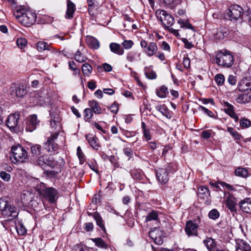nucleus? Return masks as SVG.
<instances>
[{"label": "nucleus", "instance_id": "obj_1", "mask_svg": "<svg viewBox=\"0 0 251 251\" xmlns=\"http://www.w3.org/2000/svg\"><path fill=\"white\" fill-rule=\"evenodd\" d=\"M39 195L50 203H54L59 197L58 190L51 187H48L43 182H40L35 187Z\"/></svg>", "mask_w": 251, "mask_h": 251}, {"label": "nucleus", "instance_id": "obj_2", "mask_svg": "<svg viewBox=\"0 0 251 251\" xmlns=\"http://www.w3.org/2000/svg\"><path fill=\"white\" fill-rule=\"evenodd\" d=\"M17 20L25 26H30L36 22L37 16L34 12L25 9L23 6L17 8L14 12Z\"/></svg>", "mask_w": 251, "mask_h": 251}, {"label": "nucleus", "instance_id": "obj_3", "mask_svg": "<svg viewBox=\"0 0 251 251\" xmlns=\"http://www.w3.org/2000/svg\"><path fill=\"white\" fill-rule=\"evenodd\" d=\"M214 60L220 67L230 68L233 65L234 57L230 51L226 50H221L215 54Z\"/></svg>", "mask_w": 251, "mask_h": 251}, {"label": "nucleus", "instance_id": "obj_4", "mask_svg": "<svg viewBox=\"0 0 251 251\" xmlns=\"http://www.w3.org/2000/svg\"><path fill=\"white\" fill-rule=\"evenodd\" d=\"M243 14V9L242 8L238 5L234 4L229 7L225 14V17L231 21H238L240 24Z\"/></svg>", "mask_w": 251, "mask_h": 251}, {"label": "nucleus", "instance_id": "obj_5", "mask_svg": "<svg viewBox=\"0 0 251 251\" xmlns=\"http://www.w3.org/2000/svg\"><path fill=\"white\" fill-rule=\"evenodd\" d=\"M155 16L159 20L165 30L175 23L174 17L164 10H158L155 12Z\"/></svg>", "mask_w": 251, "mask_h": 251}, {"label": "nucleus", "instance_id": "obj_6", "mask_svg": "<svg viewBox=\"0 0 251 251\" xmlns=\"http://www.w3.org/2000/svg\"><path fill=\"white\" fill-rule=\"evenodd\" d=\"M11 151L16 162L23 163L27 159V152L22 146H12Z\"/></svg>", "mask_w": 251, "mask_h": 251}, {"label": "nucleus", "instance_id": "obj_7", "mask_svg": "<svg viewBox=\"0 0 251 251\" xmlns=\"http://www.w3.org/2000/svg\"><path fill=\"white\" fill-rule=\"evenodd\" d=\"M32 194L27 191H24L21 194V201L24 205H31L34 207L35 210H40L42 207V204L38 203L36 201L32 200Z\"/></svg>", "mask_w": 251, "mask_h": 251}, {"label": "nucleus", "instance_id": "obj_8", "mask_svg": "<svg viewBox=\"0 0 251 251\" xmlns=\"http://www.w3.org/2000/svg\"><path fill=\"white\" fill-rule=\"evenodd\" d=\"M11 98H23L27 93L26 87L23 85L12 84L9 89Z\"/></svg>", "mask_w": 251, "mask_h": 251}, {"label": "nucleus", "instance_id": "obj_9", "mask_svg": "<svg viewBox=\"0 0 251 251\" xmlns=\"http://www.w3.org/2000/svg\"><path fill=\"white\" fill-rule=\"evenodd\" d=\"M18 213L17 208L9 203L1 213L3 218H6L7 221H11L18 217Z\"/></svg>", "mask_w": 251, "mask_h": 251}, {"label": "nucleus", "instance_id": "obj_10", "mask_svg": "<svg viewBox=\"0 0 251 251\" xmlns=\"http://www.w3.org/2000/svg\"><path fill=\"white\" fill-rule=\"evenodd\" d=\"M140 46L144 49L145 53L149 57L152 56L157 52L158 47L154 42L148 44L146 41L142 40L140 42Z\"/></svg>", "mask_w": 251, "mask_h": 251}, {"label": "nucleus", "instance_id": "obj_11", "mask_svg": "<svg viewBox=\"0 0 251 251\" xmlns=\"http://www.w3.org/2000/svg\"><path fill=\"white\" fill-rule=\"evenodd\" d=\"M199 227V224L196 221H188L185 225V231L188 236H198V229Z\"/></svg>", "mask_w": 251, "mask_h": 251}, {"label": "nucleus", "instance_id": "obj_12", "mask_svg": "<svg viewBox=\"0 0 251 251\" xmlns=\"http://www.w3.org/2000/svg\"><path fill=\"white\" fill-rule=\"evenodd\" d=\"M19 115V113L16 112L13 114L10 115L8 117L6 121V125L11 130H16L17 128Z\"/></svg>", "mask_w": 251, "mask_h": 251}, {"label": "nucleus", "instance_id": "obj_13", "mask_svg": "<svg viewBox=\"0 0 251 251\" xmlns=\"http://www.w3.org/2000/svg\"><path fill=\"white\" fill-rule=\"evenodd\" d=\"M37 117L36 115H32L29 116L26 122L25 130L28 132H32L34 130L38 124Z\"/></svg>", "mask_w": 251, "mask_h": 251}, {"label": "nucleus", "instance_id": "obj_14", "mask_svg": "<svg viewBox=\"0 0 251 251\" xmlns=\"http://www.w3.org/2000/svg\"><path fill=\"white\" fill-rule=\"evenodd\" d=\"M168 170L159 168L156 171V176L158 181L162 184H165L168 180Z\"/></svg>", "mask_w": 251, "mask_h": 251}, {"label": "nucleus", "instance_id": "obj_15", "mask_svg": "<svg viewBox=\"0 0 251 251\" xmlns=\"http://www.w3.org/2000/svg\"><path fill=\"white\" fill-rule=\"evenodd\" d=\"M236 102L240 104H246L251 101V94L245 92H242L236 96Z\"/></svg>", "mask_w": 251, "mask_h": 251}, {"label": "nucleus", "instance_id": "obj_16", "mask_svg": "<svg viewBox=\"0 0 251 251\" xmlns=\"http://www.w3.org/2000/svg\"><path fill=\"white\" fill-rule=\"evenodd\" d=\"M85 138L89 144L90 146L94 149L98 150L100 147L98 139L97 137L91 134H86Z\"/></svg>", "mask_w": 251, "mask_h": 251}, {"label": "nucleus", "instance_id": "obj_17", "mask_svg": "<svg viewBox=\"0 0 251 251\" xmlns=\"http://www.w3.org/2000/svg\"><path fill=\"white\" fill-rule=\"evenodd\" d=\"M241 209L247 213H251V198H246L239 203Z\"/></svg>", "mask_w": 251, "mask_h": 251}, {"label": "nucleus", "instance_id": "obj_18", "mask_svg": "<svg viewBox=\"0 0 251 251\" xmlns=\"http://www.w3.org/2000/svg\"><path fill=\"white\" fill-rule=\"evenodd\" d=\"M236 199L232 195H229L226 200V205L231 212L235 213L236 212Z\"/></svg>", "mask_w": 251, "mask_h": 251}, {"label": "nucleus", "instance_id": "obj_19", "mask_svg": "<svg viewBox=\"0 0 251 251\" xmlns=\"http://www.w3.org/2000/svg\"><path fill=\"white\" fill-rule=\"evenodd\" d=\"M229 31L226 27H220L217 29L216 33L214 34L216 39L221 40L226 37L229 34Z\"/></svg>", "mask_w": 251, "mask_h": 251}, {"label": "nucleus", "instance_id": "obj_20", "mask_svg": "<svg viewBox=\"0 0 251 251\" xmlns=\"http://www.w3.org/2000/svg\"><path fill=\"white\" fill-rule=\"evenodd\" d=\"M203 243L209 251H217L218 250L217 249L215 240L211 237H207L203 240Z\"/></svg>", "mask_w": 251, "mask_h": 251}, {"label": "nucleus", "instance_id": "obj_21", "mask_svg": "<svg viewBox=\"0 0 251 251\" xmlns=\"http://www.w3.org/2000/svg\"><path fill=\"white\" fill-rule=\"evenodd\" d=\"M75 9V4L70 0H67V9L65 17L67 19L72 18Z\"/></svg>", "mask_w": 251, "mask_h": 251}, {"label": "nucleus", "instance_id": "obj_22", "mask_svg": "<svg viewBox=\"0 0 251 251\" xmlns=\"http://www.w3.org/2000/svg\"><path fill=\"white\" fill-rule=\"evenodd\" d=\"M159 232V229L154 227L152 228L150 232H149V236L152 238L154 242L158 245H161L162 243V240L160 236H157V234Z\"/></svg>", "mask_w": 251, "mask_h": 251}, {"label": "nucleus", "instance_id": "obj_23", "mask_svg": "<svg viewBox=\"0 0 251 251\" xmlns=\"http://www.w3.org/2000/svg\"><path fill=\"white\" fill-rule=\"evenodd\" d=\"M155 109L167 118L171 119L172 118V114L170 111L165 104H157L155 106Z\"/></svg>", "mask_w": 251, "mask_h": 251}, {"label": "nucleus", "instance_id": "obj_24", "mask_svg": "<svg viewBox=\"0 0 251 251\" xmlns=\"http://www.w3.org/2000/svg\"><path fill=\"white\" fill-rule=\"evenodd\" d=\"M58 146L55 142L48 140L44 144V149L49 152H52L58 149Z\"/></svg>", "mask_w": 251, "mask_h": 251}, {"label": "nucleus", "instance_id": "obj_25", "mask_svg": "<svg viewBox=\"0 0 251 251\" xmlns=\"http://www.w3.org/2000/svg\"><path fill=\"white\" fill-rule=\"evenodd\" d=\"M86 43L87 45L91 49L97 50L100 48V43L95 38L90 36L86 39Z\"/></svg>", "mask_w": 251, "mask_h": 251}, {"label": "nucleus", "instance_id": "obj_26", "mask_svg": "<svg viewBox=\"0 0 251 251\" xmlns=\"http://www.w3.org/2000/svg\"><path fill=\"white\" fill-rule=\"evenodd\" d=\"M109 48L110 50L118 55H121L123 54L124 50L123 48H121L120 44L116 43H111L109 45Z\"/></svg>", "mask_w": 251, "mask_h": 251}, {"label": "nucleus", "instance_id": "obj_27", "mask_svg": "<svg viewBox=\"0 0 251 251\" xmlns=\"http://www.w3.org/2000/svg\"><path fill=\"white\" fill-rule=\"evenodd\" d=\"M93 218L95 220L97 225L101 228L103 232L106 233V229L104 226V221L98 213H95L93 215Z\"/></svg>", "mask_w": 251, "mask_h": 251}, {"label": "nucleus", "instance_id": "obj_28", "mask_svg": "<svg viewBox=\"0 0 251 251\" xmlns=\"http://www.w3.org/2000/svg\"><path fill=\"white\" fill-rule=\"evenodd\" d=\"M198 195L203 199L207 198L210 195L209 190L206 186H201L198 188Z\"/></svg>", "mask_w": 251, "mask_h": 251}, {"label": "nucleus", "instance_id": "obj_29", "mask_svg": "<svg viewBox=\"0 0 251 251\" xmlns=\"http://www.w3.org/2000/svg\"><path fill=\"white\" fill-rule=\"evenodd\" d=\"M236 251H251V247L249 244L243 241H240L237 243Z\"/></svg>", "mask_w": 251, "mask_h": 251}, {"label": "nucleus", "instance_id": "obj_30", "mask_svg": "<svg viewBox=\"0 0 251 251\" xmlns=\"http://www.w3.org/2000/svg\"><path fill=\"white\" fill-rule=\"evenodd\" d=\"M89 105L91 107L90 109H91L93 112L97 114H100L101 113V108L97 101H89Z\"/></svg>", "mask_w": 251, "mask_h": 251}, {"label": "nucleus", "instance_id": "obj_31", "mask_svg": "<svg viewBox=\"0 0 251 251\" xmlns=\"http://www.w3.org/2000/svg\"><path fill=\"white\" fill-rule=\"evenodd\" d=\"M235 175L236 176H240L243 178H247L249 175V172L246 168L242 167L237 168L234 172Z\"/></svg>", "mask_w": 251, "mask_h": 251}, {"label": "nucleus", "instance_id": "obj_32", "mask_svg": "<svg viewBox=\"0 0 251 251\" xmlns=\"http://www.w3.org/2000/svg\"><path fill=\"white\" fill-rule=\"evenodd\" d=\"M37 48L39 51L42 52L45 50H51L52 47L50 45L44 41H39L37 43Z\"/></svg>", "mask_w": 251, "mask_h": 251}, {"label": "nucleus", "instance_id": "obj_33", "mask_svg": "<svg viewBox=\"0 0 251 251\" xmlns=\"http://www.w3.org/2000/svg\"><path fill=\"white\" fill-rule=\"evenodd\" d=\"M243 23L248 24L250 26H251V11H248L244 13H243L240 21Z\"/></svg>", "mask_w": 251, "mask_h": 251}, {"label": "nucleus", "instance_id": "obj_34", "mask_svg": "<svg viewBox=\"0 0 251 251\" xmlns=\"http://www.w3.org/2000/svg\"><path fill=\"white\" fill-rule=\"evenodd\" d=\"M145 74L146 77L150 79H154L156 78L157 75L156 73L152 71H151V68L149 67H145L144 68Z\"/></svg>", "mask_w": 251, "mask_h": 251}, {"label": "nucleus", "instance_id": "obj_35", "mask_svg": "<svg viewBox=\"0 0 251 251\" xmlns=\"http://www.w3.org/2000/svg\"><path fill=\"white\" fill-rule=\"evenodd\" d=\"M227 130L235 140L240 141L243 139L242 135L236 131L233 127H228L227 128Z\"/></svg>", "mask_w": 251, "mask_h": 251}, {"label": "nucleus", "instance_id": "obj_36", "mask_svg": "<svg viewBox=\"0 0 251 251\" xmlns=\"http://www.w3.org/2000/svg\"><path fill=\"white\" fill-rule=\"evenodd\" d=\"M225 107L224 111L229 116L235 113L234 108L233 105L228 102H224Z\"/></svg>", "mask_w": 251, "mask_h": 251}, {"label": "nucleus", "instance_id": "obj_37", "mask_svg": "<svg viewBox=\"0 0 251 251\" xmlns=\"http://www.w3.org/2000/svg\"><path fill=\"white\" fill-rule=\"evenodd\" d=\"M168 88L163 85L160 87V88L156 91V95L161 98H164L166 97L167 94H168Z\"/></svg>", "mask_w": 251, "mask_h": 251}, {"label": "nucleus", "instance_id": "obj_38", "mask_svg": "<svg viewBox=\"0 0 251 251\" xmlns=\"http://www.w3.org/2000/svg\"><path fill=\"white\" fill-rule=\"evenodd\" d=\"M46 166H48L51 168H55L57 165V162L51 156H48L46 155Z\"/></svg>", "mask_w": 251, "mask_h": 251}, {"label": "nucleus", "instance_id": "obj_39", "mask_svg": "<svg viewBox=\"0 0 251 251\" xmlns=\"http://www.w3.org/2000/svg\"><path fill=\"white\" fill-rule=\"evenodd\" d=\"M158 217V214L157 211L152 210L151 212H149L147 216L146 217V222H149L152 220H157Z\"/></svg>", "mask_w": 251, "mask_h": 251}, {"label": "nucleus", "instance_id": "obj_40", "mask_svg": "<svg viewBox=\"0 0 251 251\" xmlns=\"http://www.w3.org/2000/svg\"><path fill=\"white\" fill-rule=\"evenodd\" d=\"M81 69L84 75L89 76L92 72V67L89 64L84 63L82 65Z\"/></svg>", "mask_w": 251, "mask_h": 251}, {"label": "nucleus", "instance_id": "obj_41", "mask_svg": "<svg viewBox=\"0 0 251 251\" xmlns=\"http://www.w3.org/2000/svg\"><path fill=\"white\" fill-rule=\"evenodd\" d=\"M16 230L17 233L20 236H24L26 234V229L24 225L22 223H19L16 226Z\"/></svg>", "mask_w": 251, "mask_h": 251}, {"label": "nucleus", "instance_id": "obj_42", "mask_svg": "<svg viewBox=\"0 0 251 251\" xmlns=\"http://www.w3.org/2000/svg\"><path fill=\"white\" fill-rule=\"evenodd\" d=\"M93 241L98 247L103 249H107L108 248L107 244L100 238H95L93 239Z\"/></svg>", "mask_w": 251, "mask_h": 251}, {"label": "nucleus", "instance_id": "obj_43", "mask_svg": "<svg viewBox=\"0 0 251 251\" xmlns=\"http://www.w3.org/2000/svg\"><path fill=\"white\" fill-rule=\"evenodd\" d=\"M240 84L244 91L249 90L251 91V79H245L241 82Z\"/></svg>", "mask_w": 251, "mask_h": 251}, {"label": "nucleus", "instance_id": "obj_44", "mask_svg": "<svg viewBox=\"0 0 251 251\" xmlns=\"http://www.w3.org/2000/svg\"><path fill=\"white\" fill-rule=\"evenodd\" d=\"M75 59L78 62L83 63L85 62L87 58L79 50H77L75 53Z\"/></svg>", "mask_w": 251, "mask_h": 251}, {"label": "nucleus", "instance_id": "obj_45", "mask_svg": "<svg viewBox=\"0 0 251 251\" xmlns=\"http://www.w3.org/2000/svg\"><path fill=\"white\" fill-rule=\"evenodd\" d=\"M177 23L180 25L181 28L193 29V25L187 20L184 21L182 19L178 20Z\"/></svg>", "mask_w": 251, "mask_h": 251}, {"label": "nucleus", "instance_id": "obj_46", "mask_svg": "<svg viewBox=\"0 0 251 251\" xmlns=\"http://www.w3.org/2000/svg\"><path fill=\"white\" fill-rule=\"evenodd\" d=\"M46 155H41L38 157V158L34 162L35 164L37 166H39L41 167L46 166Z\"/></svg>", "mask_w": 251, "mask_h": 251}, {"label": "nucleus", "instance_id": "obj_47", "mask_svg": "<svg viewBox=\"0 0 251 251\" xmlns=\"http://www.w3.org/2000/svg\"><path fill=\"white\" fill-rule=\"evenodd\" d=\"M93 116V113L90 108H86L84 110V119L85 121H88Z\"/></svg>", "mask_w": 251, "mask_h": 251}, {"label": "nucleus", "instance_id": "obj_48", "mask_svg": "<svg viewBox=\"0 0 251 251\" xmlns=\"http://www.w3.org/2000/svg\"><path fill=\"white\" fill-rule=\"evenodd\" d=\"M215 80L218 85L221 86L225 81V76L222 74H218L215 75Z\"/></svg>", "mask_w": 251, "mask_h": 251}, {"label": "nucleus", "instance_id": "obj_49", "mask_svg": "<svg viewBox=\"0 0 251 251\" xmlns=\"http://www.w3.org/2000/svg\"><path fill=\"white\" fill-rule=\"evenodd\" d=\"M219 216L220 213L216 209L211 210L208 213L209 218L212 220H216L219 217Z\"/></svg>", "mask_w": 251, "mask_h": 251}, {"label": "nucleus", "instance_id": "obj_50", "mask_svg": "<svg viewBox=\"0 0 251 251\" xmlns=\"http://www.w3.org/2000/svg\"><path fill=\"white\" fill-rule=\"evenodd\" d=\"M31 151L33 154L37 156L40 154L41 147L39 145H35L31 147Z\"/></svg>", "mask_w": 251, "mask_h": 251}, {"label": "nucleus", "instance_id": "obj_51", "mask_svg": "<svg viewBox=\"0 0 251 251\" xmlns=\"http://www.w3.org/2000/svg\"><path fill=\"white\" fill-rule=\"evenodd\" d=\"M50 126L52 128H54V129H56L57 126H60L59 119L57 116L56 117L54 116L53 118H51L50 121Z\"/></svg>", "mask_w": 251, "mask_h": 251}, {"label": "nucleus", "instance_id": "obj_52", "mask_svg": "<svg viewBox=\"0 0 251 251\" xmlns=\"http://www.w3.org/2000/svg\"><path fill=\"white\" fill-rule=\"evenodd\" d=\"M50 126L52 128H54V129H56L57 126H60L59 119L57 116L56 117L54 116L53 118H51L50 121Z\"/></svg>", "mask_w": 251, "mask_h": 251}, {"label": "nucleus", "instance_id": "obj_53", "mask_svg": "<svg viewBox=\"0 0 251 251\" xmlns=\"http://www.w3.org/2000/svg\"><path fill=\"white\" fill-rule=\"evenodd\" d=\"M182 0H163L164 3L171 6L174 7L181 3Z\"/></svg>", "mask_w": 251, "mask_h": 251}, {"label": "nucleus", "instance_id": "obj_54", "mask_svg": "<svg viewBox=\"0 0 251 251\" xmlns=\"http://www.w3.org/2000/svg\"><path fill=\"white\" fill-rule=\"evenodd\" d=\"M240 125L243 128H248L251 126V121L247 119H242L240 121Z\"/></svg>", "mask_w": 251, "mask_h": 251}, {"label": "nucleus", "instance_id": "obj_55", "mask_svg": "<svg viewBox=\"0 0 251 251\" xmlns=\"http://www.w3.org/2000/svg\"><path fill=\"white\" fill-rule=\"evenodd\" d=\"M27 44V41L25 38H19L17 40V45L21 49H24Z\"/></svg>", "mask_w": 251, "mask_h": 251}, {"label": "nucleus", "instance_id": "obj_56", "mask_svg": "<svg viewBox=\"0 0 251 251\" xmlns=\"http://www.w3.org/2000/svg\"><path fill=\"white\" fill-rule=\"evenodd\" d=\"M77 155L79 159L80 163L83 164L84 161V154L79 146L77 148Z\"/></svg>", "mask_w": 251, "mask_h": 251}, {"label": "nucleus", "instance_id": "obj_57", "mask_svg": "<svg viewBox=\"0 0 251 251\" xmlns=\"http://www.w3.org/2000/svg\"><path fill=\"white\" fill-rule=\"evenodd\" d=\"M9 203V202L5 199L0 198V211L1 213L6 208Z\"/></svg>", "mask_w": 251, "mask_h": 251}, {"label": "nucleus", "instance_id": "obj_58", "mask_svg": "<svg viewBox=\"0 0 251 251\" xmlns=\"http://www.w3.org/2000/svg\"><path fill=\"white\" fill-rule=\"evenodd\" d=\"M0 178L5 181H9L11 178V176L9 174L7 173L5 171H1L0 172Z\"/></svg>", "mask_w": 251, "mask_h": 251}, {"label": "nucleus", "instance_id": "obj_59", "mask_svg": "<svg viewBox=\"0 0 251 251\" xmlns=\"http://www.w3.org/2000/svg\"><path fill=\"white\" fill-rule=\"evenodd\" d=\"M199 110L202 111L203 112H204L205 114H206L209 117H213L214 114L213 112L209 110V109L206 108L204 106H202L201 105H200L198 107Z\"/></svg>", "mask_w": 251, "mask_h": 251}, {"label": "nucleus", "instance_id": "obj_60", "mask_svg": "<svg viewBox=\"0 0 251 251\" xmlns=\"http://www.w3.org/2000/svg\"><path fill=\"white\" fill-rule=\"evenodd\" d=\"M59 172L55 171L46 170L44 171V174L50 178L54 177Z\"/></svg>", "mask_w": 251, "mask_h": 251}, {"label": "nucleus", "instance_id": "obj_61", "mask_svg": "<svg viewBox=\"0 0 251 251\" xmlns=\"http://www.w3.org/2000/svg\"><path fill=\"white\" fill-rule=\"evenodd\" d=\"M73 251H90L86 247H83L80 245L74 246Z\"/></svg>", "mask_w": 251, "mask_h": 251}, {"label": "nucleus", "instance_id": "obj_62", "mask_svg": "<svg viewBox=\"0 0 251 251\" xmlns=\"http://www.w3.org/2000/svg\"><path fill=\"white\" fill-rule=\"evenodd\" d=\"M143 137H144L146 141H148L151 139V132L149 129L143 131Z\"/></svg>", "mask_w": 251, "mask_h": 251}, {"label": "nucleus", "instance_id": "obj_63", "mask_svg": "<svg viewBox=\"0 0 251 251\" xmlns=\"http://www.w3.org/2000/svg\"><path fill=\"white\" fill-rule=\"evenodd\" d=\"M123 46L126 49H130L133 45V42L131 40H125L122 43Z\"/></svg>", "mask_w": 251, "mask_h": 251}, {"label": "nucleus", "instance_id": "obj_64", "mask_svg": "<svg viewBox=\"0 0 251 251\" xmlns=\"http://www.w3.org/2000/svg\"><path fill=\"white\" fill-rule=\"evenodd\" d=\"M211 130H203L201 132V137L204 139H208L210 137L211 135Z\"/></svg>", "mask_w": 251, "mask_h": 251}]
</instances>
